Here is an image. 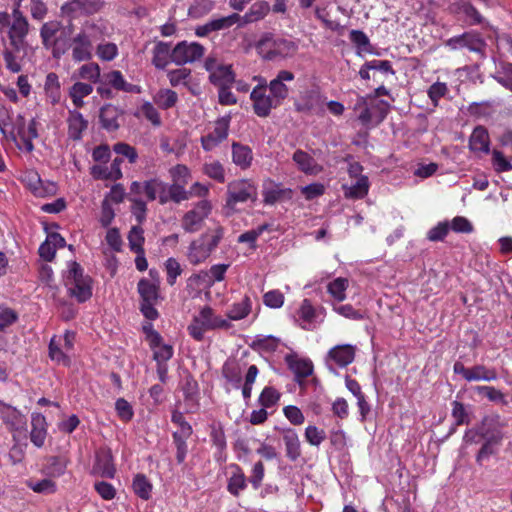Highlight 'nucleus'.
Returning <instances> with one entry per match:
<instances>
[{"instance_id": "1", "label": "nucleus", "mask_w": 512, "mask_h": 512, "mask_svg": "<svg viewBox=\"0 0 512 512\" xmlns=\"http://www.w3.org/2000/svg\"><path fill=\"white\" fill-rule=\"evenodd\" d=\"M294 79L293 72L280 70L269 84L264 80L263 83L255 86L250 94L254 113L258 117L265 118L270 115L272 109L281 106L290 93L286 82H291Z\"/></svg>"}, {"instance_id": "2", "label": "nucleus", "mask_w": 512, "mask_h": 512, "mask_svg": "<svg viewBox=\"0 0 512 512\" xmlns=\"http://www.w3.org/2000/svg\"><path fill=\"white\" fill-rule=\"evenodd\" d=\"M232 327L229 320L216 315L210 306H204L198 315L194 316L187 330L189 335L196 341H202L204 334L209 330H228Z\"/></svg>"}, {"instance_id": "3", "label": "nucleus", "mask_w": 512, "mask_h": 512, "mask_svg": "<svg viewBox=\"0 0 512 512\" xmlns=\"http://www.w3.org/2000/svg\"><path fill=\"white\" fill-rule=\"evenodd\" d=\"M65 286L69 295L79 303H84L92 297V279L84 274L83 268L76 261L69 263L65 275Z\"/></svg>"}, {"instance_id": "4", "label": "nucleus", "mask_w": 512, "mask_h": 512, "mask_svg": "<svg viewBox=\"0 0 512 512\" xmlns=\"http://www.w3.org/2000/svg\"><path fill=\"white\" fill-rule=\"evenodd\" d=\"M257 188L255 185L246 179L235 180L227 185L226 201L224 209L227 215L233 214L237 209L239 203H246L249 200H256Z\"/></svg>"}, {"instance_id": "5", "label": "nucleus", "mask_w": 512, "mask_h": 512, "mask_svg": "<svg viewBox=\"0 0 512 512\" xmlns=\"http://www.w3.org/2000/svg\"><path fill=\"white\" fill-rule=\"evenodd\" d=\"M257 49L265 60L271 61L293 56L298 50V45L289 39L266 37L259 41Z\"/></svg>"}, {"instance_id": "6", "label": "nucleus", "mask_w": 512, "mask_h": 512, "mask_svg": "<svg viewBox=\"0 0 512 512\" xmlns=\"http://www.w3.org/2000/svg\"><path fill=\"white\" fill-rule=\"evenodd\" d=\"M7 30V37L11 48L15 51L25 49L26 37L29 34L30 24L28 21H11L7 11L0 12V32Z\"/></svg>"}, {"instance_id": "7", "label": "nucleus", "mask_w": 512, "mask_h": 512, "mask_svg": "<svg viewBox=\"0 0 512 512\" xmlns=\"http://www.w3.org/2000/svg\"><path fill=\"white\" fill-rule=\"evenodd\" d=\"M444 46L450 51L467 49L469 52L482 57L485 54L486 42L479 32L470 30L445 40Z\"/></svg>"}, {"instance_id": "8", "label": "nucleus", "mask_w": 512, "mask_h": 512, "mask_svg": "<svg viewBox=\"0 0 512 512\" xmlns=\"http://www.w3.org/2000/svg\"><path fill=\"white\" fill-rule=\"evenodd\" d=\"M104 5L103 0H70L61 6L60 12L63 17L72 22L81 16H90L100 12Z\"/></svg>"}, {"instance_id": "9", "label": "nucleus", "mask_w": 512, "mask_h": 512, "mask_svg": "<svg viewBox=\"0 0 512 512\" xmlns=\"http://www.w3.org/2000/svg\"><path fill=\"white\" fill-rule=\"evenodd\" d=\"M62 25L59 21L45 22L40 28V37L43 46L51 50L52 56L56 59L65 54L67 47L62 43L61 38L57 36Z\"/></svg>"}, {"instance_id": "10", "label": "nucleus", "mask_w": 512, "mask_h": 512, "mask_svg": "<svg viewBox=\"0 0 512 512\" xmlns=\"http://www.w3.org/2000/svg\"><path fill=\"white\" fill-rule=\"evenodd\" d=\"M212 210V204L207 199H202L197 202L194 207L187 211L181 219V227L185 232L195 233L199 231L205 219L209 216Z\"/></svg>"}, {"instance_id": "11", "label": "nucleus", "mask_w": 512, "mask_h": 512, "mask_svg": "<svg viewBox=\"0 0 512 512\" xmlns=\"http://www.w3.org/2000/svg\"><path fill=\"white\" fill-rule=\"evenodd\" d=\"M453 372L461 375L466 381H495L498 379V373L495 368H488L485 365L478 364L472 367H465L460 361L453 365Z\"/></svg>"}, {"instance_id": "12", "label": "nucleus", "mask_w": 512, "mask_h": 512, "mask_svg": "<svg viewBox=\"0 0 512 512\" xmlns=\"http://www.w3.org/2000/svg\"><path fill=\"white\" fill-rule=\"evenodd\" d=\"M204 55V47L197 43L181 41L176 44L171 53V61L177 65L192 63Z\"/></svg>"}, {"instance_id": "13", "label": "nucleus", "mask_w": 512, "mask_h": 512, "mask_svg": "<svg viewBox=\"0 0 512 512\" xmlns=\"http://www.w3.org/2000/svg\"><path fill=\"white\" fill-rule=\"evenodd\" d=\"M231 116L225 115L215 121L214 129L201 137V146L205 151H211L227 139Z\"/></svg>"}, {"instance_id": "14", "label": "nucleus", "mask_w": 512, "mask_h": 512, "mask_svg": "<svg viewBox=\"0 0 512 512\" xmlns=\"http://www.w3.org/2000/svg\"><path fill=\"white\" fill-rule=\"evenodd\" d=\"M1 420L12 433L14 442L19 441V434L27 432V418L17 408L10 406L2 413Z\"/></svg>"}, {"instance_id": "15", "label": "nucleus", "mask_w": 512, "mask_h": 512, "mask_svg": "<svg viewBox=\"0 0 512 512\" xmlns=\"http://www.w3.org/2000/svg\"><path fill=\"white\" fill-rule=\"evenodd\" d=\"M239 22L240 15L238 13H233L228 16L211 19L205 24L196 27L195 34L198 37H206L212 32L229 29Z\"/></svg>"}, {"instance_id": "16", "label": "nucleus", "mask_w": 512, "mask_h": 512, "mask_svg": "<svg viewBox=\"0 0 512 512\" xmlns=\"http://www.w3.org/2000/svg\"><path fill=\"white\" fill-rule=\"evenodd\" d=\"M285 362L293 372L295 381L301 386L306 378L313 374L314 366L310 359L298 358L294 354H287Z\"/></svg>"}, {"instance_id": "17", "label": "nucleus", "mask_w": 512, "mask_h": 512, "mask_svg": "<svg viewBox=\"0 0 512 512\" xmlns=\"http://www.w3.org/2000/svg\"><path fill=\"white\" fill-rule=\"evenodd\" d=\"M324 312L323 307L316 308L309 299L305 298L297 310V315L301 321L300 327L307 331L313 330L316 327L317 318Z\"/></svg>"}, {"instance_id": "18", "label": "nucleus", "mask_w": 512, "mask_h": 512, "mask_svg": "<svg viewBox=\"0 0 512 512\" xmlns=\"http://www.w3.org/2000/svg\"><path fill=\"white\" fill-rule=\"evenodd\" d=\"M475 434L479 435L482 439L487 441H490V438L492 437H497L498 442H502L503 440L502 431L498 428L496 421L490 417H484L478 430L476 432H474L473 430H468L465 433L464 438L466 439V441L474 442Z\"/></svg>"}, {"instance_id": "19", "label": "nucleus", "mask_w": 512, "mask_h": 512, "mask_svg": "<svg viewBox=\"0 0 512 512\" xmlns=\"http://www.w3.org/2000/svg\"><path fill=\"white\" fill-rule=\"evenodd\" d=\"M48 435V423L46 417L38 412L31 414L30 441L37 448H42Z\"/></svg>"}, {"instance_id": "20", "label": "nucleus", "mask_w": 512, "mask_h": 512, "mask_svg": "<svg viewBox=\"0 0 512 512\" xmlns=\"http://www.w3.org/2000/svg\"><path fill=\"white\" fill-rule=\"evenodd\" d=\"M448 10L454 15H465V20L469 25H480L484 22V17L477 8L467 1L457 0L449 5Z\"/></svg>"}, {"instance_id": "21", "label": "nucleus", "mask_w": 512, "mask_h": 512, "mask_svg": "<svg viewBox=\"0 0 512 512\" xmlns=\"http://www.w3.org/2000/svg\"><path fill=\"white\" fill-rule=\"evenodd\" d=\"M72 58L76 62L92 59L93 43L79 31L71 40Z\"/></svg>"}, {"instance_id": "22", "label": "nucleus", "mask_w": 512, "mask_h": 512, "mask_svg": "<svg viewBox=\"0 0 512 512\" xmlns=\"http://www.w3.org/2000/svg\"><path fill=\"white\" fill-rule=\"evenodd\" d=\"M295 109L301 113H318L323 109V99L316 90H308L300 96L295 103Z\"/></svg>"}, {"instance_id": "23", "label": "nucleus", "mask_w": 512, "mask_h": 512, "mask_svg": "<svg viewBox=\"0 0 512 512\" xmlns=\"http://www.w3.org/2000/svg\"><path fill=\"white\" fill-rule=\"evenodd\" d=\"M356 347L350 344L336 345L332 347L327 358L338 367H346L354 361Z\"/></svg>"}, {"instance_id": "24", "label": "nucleus", "mask_w": 512, "mask_h": 512, "mask_svg": "<svg viewBox=\"0 0 512 512\" xmlns=\"http://www.w3.org/2000/svg\"><path fill=\"white\" fill-rule=\"evenodd\" d=\"M469 149L474 153L490 152V137L484 126L478 125L473 129L469 138Z\"/></svg>"}, {"instance_id": "25", "label": "nucleus", "mask_w": 512, "mask_h": 512, "mask_svg": "<svg viewBox=\"0 0 512 512\" xmlns=\"http://www.w3.org/2000/svg\"><path fill=\"white\" fill-rule=\"evenodd\" d=\"M80 32L92 42L102 41L109 36L108 27L104 20H87L83 23Z\"/></svg>"}, {"instance_id": "26", "label": "nucleus", "mask_w": 512, "mask_h": 512, "mask_svg": "<svg viewBox=\"0 0 512 512\" xmlns=\"http://www.w3.org/2000/svg\"><path fill=\"white\" fill-rule=\"evenodd\" d=\"M105 84H108L112 88L127 93H140L141 88L138 85L129 83L125 80L123 74L119 70H112L103 75Z\"/></svg>"}, {"instance_id": "27", "label": "nucleus", "mask_w": 512, "mask_h": 512, "mask_svg": "<svg viewBox=\"0 0 512 512\" xmlns=\"http://www.w3.org/2000/svg\"><path fill=\"white\" fill-rule=\"evenodd\" d=\"M182 392L186 405L190 412H194L199 407V386L194 377L188 374L182 384Z\"/></svg>"}, {"instance_id": "28", "label": "nucleus", "mask_w": 512, "mask_h": 512, "mask_svg": "<svg viewBox=\"0 0 512 512\" xmlns=\"http://www.w3.org/2000/svg\"><path fill=\"white\" fill-rule=\"evenodd\" d=\"M121 114L122 112L116 106L105 104L99 112L101 127L109 132L118 130L120 127L118 119Z\"/></svg>"}, {"instance_id": "29", "label": "nucleus", "mask_w": 512, "mask_h": 512, "mask_svg": "<svg viewBox=\"0 0 512 512\" xmlns=\"http://www.w3.org/2000/svg\"><path fill=\"white\" fill-rule=\"evenodd\" d=\"M167 184L159 178H152L144 181V194L148 201L159 199V203L164 205L168 203L166 197Z\"/></svg>"}, {"instance_id": "30", "label": "nucleus", "mask_w": 512, "mask_h": 512, "mask_svg": "<svg viewBox=\"0 0 512 512\" xmlns=\"http://www.w3.org/2000/svg\"><path fill=\"white\" fill-rule=\"evenodd\" d=\"M292 159L298 169L306 175H317L322 171V166L310 154L301 149L294 152Z\"/></svg>"}, {"instance_id": "31", "label": "nucleus", "mask_w": 512, "mask_h": 512, "mask_svg": "<svg viewBox=\"0 0 512 512\" xmlns=\"http://www.w3.org/2000/svg\"><path fill=\"white\" fill-rule=\"evenodd\" d=\"M68 136L74 141L82 139L83 132L88 128V121L78 110H69L67 118Z\"/></svg>"}, {"instance_id": "32", "label": "nucleus", "mask_w": 512, "mask_h": 512, "mask_svg": "<svg viewBox=\"0 0 512 512\" xmlns=\"http://www.w3.org/2000/svg\"><path fill=\"white\" fill-rule=\"evenodd\" d=\"M270 11L271 6L267 1L258 0L250 6L243 16L240 15L241 25L258 22L264 19Z\"/></svg>"}, {"instance_id": "33", "label": "nucleus", "mask_w": 512, "mask_h": 512, "mask_svg": "<svg viewBox=\"0 0 512 512\" xmlns=\"http://www.w3.org/2000/svg\"><path fill=\"white\" fill-rule=\"evenodd\" d=\"M281 433L286 448V456L291 461H296L301 456V444L298 434L292 428H282Z\"/></svg>"}, {"instance_id": "34", "label": "nucleus", "mask_w": 512, "mask_h": 512, "mask_svg": "<svg viewBox=\"0 0 512 512\" xmlns=\"http://www.w3.org/2000/svg\"><path fill=\"white\" fill-rule=\"evenodd\" d=\"M26 177L28 179V187L35 196L47 197L55 194L56 186L52 183L45 185L37 172H29Z\"/></svg>"}, {"instance_id": "35", "label": "nucleus", "mask_w": 512, "mask_h": 512, "mask_svg": "<svg viewBox=\"0 0 512 512\" xmlns=\"http://www.w3.org/2000/svg\"><path fill=\"white\" fill-rule=\"evenodd\" d=\"M253 160V152L247 145L239 142L232 143V161L242 170H246L251 166Z\"/></svg>"}, {"instance_id": "36", "label": "nucleus", "mask_w": 512, "mask_h": 512, "mask_svg": "<svg viewBox=\"0 0 512 512\" xmlns=\"http://www.w3.org/2000/svg\"><path fill=\"white\" fill-rule=\"evenodd\" d=\"M93 473L103 478H114L116 468L113 464V458L109 453L98 454L96 456Z\"/></svg>"}, {"instance_id": "37", "label": "nucleus", "mask_w": 512, "mask_h": 512, "mask_svg": "<svg viewBox=\"0 0 512 512\" xmlns=\"http://www.w3.org/2000/svg\"><path fill=\"white\" fill-rule=\"evenodd\" d=\"M93 92V86L90 83H85L81 81L75 82L69 88V97L72 100L73 105L79 109L85 105L84 98L89 96Z\"/></svg>"}, {"instance_id": "38", "label": "nucleus", "mask_w": 512, "mask_h": 512, "mask_svg": "<svg viewBox=\"0 0 512 512\" xmlns=\"http://www.w3.org/2000/svg\"><path fill=\"white\" fill-rule=\"evenodd\" d=\"M234 471L228 479L227 491L238 497L247 488V478L239 465H233Z\"/></svg>"}, {"instance_id": "39", "label": "nucleus", "mask_w": 512, "mask_h": 512, "mask_svg": "<svg viewBox=\"0 0 512 512\" xmlns=\"http://www.w3.org/2000/svg\"><path fill=\"white\" fill-rule=\"evenodd\" d=\"M369 187V180L365 175H360L351 186H342L345 197L350 199H363L368 194Z\"/></svg>"}, {"instance_id": "40", "label": "nucleus", "mask_w": 512, "mask_h": 512, "mask_svg": "<svg viewBox=\"0 0 512 512\" xmlns=\"http://www.w3.org/2000/svg\"><path fill=\"white\" fill-rule=\"evenodd\" d=\"M171 47L169 43L159 41L153 49L152 64L157 69H164L171 62Z\"/></svg>"}, {"instance_id": "41", "label": "nucleus", "mask_w": 512, "mask_h": 512, "mask_svg": "<svg viewBox=\"0 0 512 512\" xmlns=\"http://www.w3.org/2000/svg\"><path fill=\"white\" fill-rule=\"evenodd\" d=\"M293 198V190L290 188H281L275 185L263 191V201L267 205H274L279 201L291 200Z\"/></svg>"}, {"instance_id": "42", "label": "nucleus", "mask_w": 512, "mask_h": 512, "mask_svg": "<svg viewBox=\"0 0 512 512\" xmlns=\"http://www.w3.org/2000/svg\"><path fill=\"white\" fill-rule=\"evenodd\" d=\"M0 132L7 138L16 141L14 134L13 110L0 103Z\"/></svg>"}, {"instance_id": "43", "label": "nucleus", "mask_w": 512, "mask_h": 512, "mask_svg": "<svg viewBox=\"0 0 512 512\" xmlns=\"http://www.w3.org/2000/svg\"><path fill=\"white\" fill-rule=\"evenodd\" d=\"M252 310V301L248 295H245L240 302L233 303L227 312L229 320H242L247 317Z\"/></svg>"}, {"instance_id": "44", "label": "nucleus", "mask_w": 512, "mask_h": 512, "mask_svg": "<svg viewBox=\"0 0 512 512\" xmlns=\"http://www.w3.org/2000/svg\"><path fill=\"white\" fill-rule=\"evenodd\" d=\"M209 80L219 88L231 86L234 82V73L229 66H219L209 75Z\"/></svg>"}, {"instance_id": "45", "label": "nucleus", "mask_w": 512, "mask_h": 512, "mask_svg": "<svg viewBox=\"0 0 512 512\" xmlns=\"http://www.w3.org/2000/svg\"><path fill=\"white\" fill-rule=\"evenodd\" d=\"M209 256V251L199 238L190 243L187 257L191 264L198 265L204 262Z\"/></svg>"}, {"instance_id": "46", "label": "nucleus", "mask_w": 512, "mask_h": 512, "mask_svg": "<svg viewBox=\"0 0 512 512\" xmlns=\"http://www.w3.org/2000/svg\"><path fill=\"white\" fill-rule=\"evenodd\" d=\"M80 79L89 81L90 84L101 82V69L95 62H89L80 66L77 70Z\"/></svg>"}, {"instance_id": "47", "label": "nucleus", "mask_w": 512, "mask_h": 512, "mask_svg": "<svg viewBox=\"0 0 512 512\" xmlns=\"http://www.w3.org/2000/svg\"><path fill=\"white\" fill-rule=\"evenodd\" d=\"M61 342V338H57L56 336L51 338L49 343V357L58 364L69 366L71 361L69 356L64 352Z\"/></svg>"}, {"instance_id": "48", "label": "nucleus", "mask_w": 512, "mask_h": 512, "mask_svg": "<svg viewBox=\"0 0 512 512\" xmlns=\"http://www.w3.org/2000/svg\"><path fill=\"white\" fill-rule=\"evenodd\" d=\"M133 491L134 493L143 500H148L151 497L152 484L146 475L138 473L133 479Z\"/></svg>"}, {"instance_id": "49", "label": "nucleus", "mask_w": 512, "mask_h": 512, "mask_svg": "<svg viewBox=\"0 0 512 512\" xmlns=\"http://www.w3.org/2000/svg\"><path fill=\"white\" fill-rule=\"evenodd\" d=\"M224 237V228L217 226L215 229L202 234L199 239L204 243L206 249L211 254L219 245Z\"/></svg>"}, {"instance_id": "50", "label": "nucleus", "mask_w": 512, "mask_h": 512, "mask_svg": "<svg viewBox=\"0 0 512 512\" xmlns=\"http://www.w3.org/2000/svg\"><path fill=\"white\" fill-rule=\"evenodd\" d=\"M493 78L501 86L512 92V63L501 62Z\"/></svg>"}, {"instance_id": "51", "label": "nucleus", "mask_w": 512, "mask_h": 512, "mask_svg": "<svg viewBox=\"0 0 512 512\" xmlns=\"http://www.w3.org/2000/svg\"><path fill=\"white\" fill-rule=\"evenodd\" d=\"M138 292L141 302H156L158 299V287L147 279L138 282Z\"/></svg>"}, {"instance_id": "52", "label": "nucleus", "mask_w": 512, "mask_h": 512, "mask_svg": "<svg viewBox=\"0 0 512 512\" xmlns=\"http://www.w3.org/2000/svg\"><path fill=\"white\" fill-rule=\"evenodd\" d=\"M223 377L236 388L241 383V369L235 361H226L222 366Z\"/></svg>"}, {"instance_id": "53", "label": "nucleus", "mask_w": 512, "mask_h": 512, "mask_svg": "<svg viewBox=\"0 0 512 512\" xmlns=\"http://www.w3.org/2000/svg\"><path fill=\"white\" fill-rule=\"evenodd\" d=\"M347 288L348 280L342 277L334 279L327 285L328 293L339 302H342L346 299Z\"/></svg>"}, {"instance_id": "54", "label": "nucleus", "mask_w": 512, "mask_h": 512, "mask_svg": "<svg viewBox=\"0 0 512 512\" xmlns=\"http://www.w3.org/2000/svg\"><path fill=\"white\" fill-rule=\"evenodd\" d=\"M474 392L478 395L486 397L489 401L494 403L506 404L504 393L493 386L478 385L473 388Z\"/></svg>"}, {"instance_id": "55", "label": "nucleus", "mask_w": 512, "mask_h": 512, "mask_svg": "<svg viewBox=\"0 0 512 512\" xmlns=\"http://www.w3.org/2000/svg\"><path fill=\"white\" fill-rule=\"evenodd\" d=\"M279 344H280V339H278L272 335H269V336L257 337L251 344V347L254 350L271 353V352H274L277 350Z\"/></svg>"}, {"instance_id": "56", "label": "nucleus", "mask_w": 512, "mask_h": 512, "mask_svg": "<svg viewBox=\"0 0 512 512\" xmlns=\"http://www.w3.org/2000/svg\"><path fill=\"white\" fill-rule=\"evenodd\" d=\"M129 247L132 252L142 253L144 250V230L140 225L133 226L128 234Z\"/></svg>"}, {"instance_id": "57", "label": "nucleus", "mask_w": 512, "mask_h": 512, "mask_svg": "<svg viewBox=\"0 0 512 512\" xmlns=\"http://www.w3.org/2000/svg\"><path fill=\"white\" fill-rule=\"evenodd\" d=\"M501 442H498V438H490V441L484 440L481 448L476 455V462L482 465L484 461L488 460L490 456L497 453V448Z\"/></svg>"}, {"instance_id": "58", "label": "nucleus", "mask_w": 512, "mask_h": 512, "mask_svg": "<svg viewBox=\"0 0 512 512\" xmlns=\"http://www.w3.org/2000/svg\"><path fill=\"white\" fill-rule=\"evenodd\" d=\"M177 93L170 89L160 90L154 97L155 103L164 110L172 108L177 103Z\"/></svg>"}, {"instance_id": "59", "label": "nucleus", "mask_w": 512, "mask_h": 512, "mask_svg": "<svg viewBox=\"0 0 512 512\" xmlns=\"http://www.w3.org/2000/svg\"><path fill=\"white\" fill-rule=\"evenodd\" d=\"M281 394L272 386H266L259 395L258 402L265 408H271L279 402Z\"/></svg>"}, {"instance_id": "60", "label": "nucleus", "mask_w": 512, "mask_h": 512, "mask_svg": "<svg viewBox=\"0 0 512 512\" xmlns=\"http://www.w3.org/2000/svg\"><path fill=\"white\" fill-rule=\"evenodd\" d=\"M214 0H194L188 9V15L192 18H200L208 14L214 8Z\"/></svg>"}, {"instance_id": "61", "label": "nucleus", "mask_w": 512, "mask_h": 512, "mask_svg": "<svg viewBox=\"0 0 512 512\" xmlns=\"http://www.w3.org/2000/svg\"><path fill=\"white\" fill-rule=\"evenodd\" d=\"M203 173L218 183L225 182V169L219 161L205 163L202 169Z\"/></svg>"}, {"instance_id": "62", "label": "nucleus", "mask_w": 512, "mask_h": 512, "mask_svg": "<svg viewBox=\"0 0 512 512\" xmlns=\"http://www.w3.org/2000/svg\"><path fill=\"white\" fill-rule=\"evenodd\" d=\"M449 92L447 83L437 81L433 83L427 90V96L434 107L439 105L441 98L445 97Z\"/></svg>"}, {"instance_id": "63", "label": "nucleus", "mask_w": 512, "mask_h": 512, "mask_svg": "<svg viewBox=\"0 0 512 512\" xmlns=\"http://www.w3.org/2000/svg\"><path fill=\"white\" fill-rule=\"evenodd\" d=\"M185 184L173 183L167 187L166 197L169 201L174 203H181L182 201L188 200V193L185 189Z\"/></svg>"}, {"instance_id": "64", "label": "nucleus", "mask_w": 512, "mask_h": 512, "mask_svg": "<svg viewBox=\"0 0 512 512\" xmlns=\"http://www.w3.org/2000/svg\"><path fill=\"white\" fill-rule=\"evenodd\" d=\"M169 173H170L173 183L187 185L191 178V172H190L189 168L183 164H177V165L173 166L169 170Z\"/></svg>"}]
</instances>
